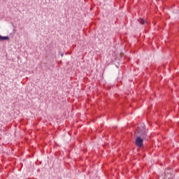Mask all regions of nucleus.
Listing matches in <instances>:
<instances>
[{"instance_id":"nucleus-4","label":"nucleus","mask_w":179,"mask_h":179,"mask_svg":"<svg viewBox=\"0 0 179 179\" xmlns=\"http://www.w3.org/2000/svg\"><path fill=\"white\" fill-rule=\"evenodd\" d=\"M173 178V175L171 174H168L165 176V179H171Z\"/></svg>"},{"instance_id":"nucleus-5","label":"nucleus","mask_w":179,"mask_h":179,"mask_svg":"<svg viewBox=\"0 0 179 179\" xmlns=\"http://www.w3.org/2000/svg\"><path fill=\"white\" fill-rule=\"evenodd\" d=\"M62 57H64V54H62Z\"/></svg>"},{"instance_id":"nucleus-3","label":"nucleus","mask_w":179,"mask_h":179,"mask_svg":"<svg viewBox=\"0 0 179 179\" xmlns=\"http://www.w3.org/2000/svg\"><path fill=\"white\" fill-rule=\"evenodd\" d=\"M138 22L141 24H145V23H146V21H145V20L142 19V18H140L138 20Z\"/></svg>"},{"instance_id":"nucleus-1","label":"nucleus","mask_w":179,"mask_h":179,"mask_svg":"<svg viewBox=\"0 0 179 179\" xmlns=\"http://www.w3.org/2000/svg\"><path fill=\"white\" fill-rule=\"evenodd\" d=\"M140 136H137L136 138V145L138 148H142L143 146V140L146 138V129L145 128L143 130H138Z\"/></svg>"},{"instance_id":"nucleus-2","label":"nucleus","mask_w":179,"mask_h":179,"mask_svg":"<svg viewBox=\"0 0 179 179\" xmlns=\"http://www.w3.org/2000/svg\"><path fill=\"white\" fill-rule=\"evenodd\" d=\"M9 37L8 36H2L0 35V41H4L5 40H8Z\"/></svg>"}]
</instances>
